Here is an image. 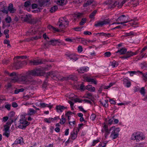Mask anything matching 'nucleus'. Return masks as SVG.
I'll return each mask as SVG.
<instances>
[{"instance_id": "obj_1", "label": "nucleus", "mask_w": 147, "mask_h": 147, "mask_svg": "<svg viewBox=\"0 0 147 147\" xmlns=\"http://www.w3.org/2000/svg\"><path fill=\"white\" fill-rule=\"evenodd\" d=\"M42 72L40 69L29 71L26 75L21 76L19 78V80L24 82L27 84H34L35 81L32 78L33 76H39Z\"/></svg>"}, {"instance_id": "obj_2", "label": "nucleus", "mask_w": 147, "mask_h": 147, "mask_svg": "<svg viewBox=\"0 0 147 147\" xmlns=\"http://www.w3.org/2000/svg\"><path fill=\"white\" fill-rule=\"evenodd\" d=\"M41 71L42 72V73L40 74V75H39V76H43L46 77L47 78H48L49 76H50L52 78H53L54 79H57L59 80H63V77H61L58 74V73L56 71H53L50 72H49L47 73H44L43 70L42 69H40Z\"/></svg>"}, {"instance_id": "obj_3", "label": "nucleus", "mask_w": 147, "mask_h": 147, "mask_svg": "<svg viewBox=\"0 0 147 147\" xmlns=\"http://www.w3.org/2000/svg\"><path fill=\"white\" fill-rule=\"evenodd\" d=\"M22 20L25 22L34 24L36 23V20L32 17V16L30 14L26 15L24 16L21 17Z\"/></svg>"}, {"instance_id": "obj_4", "label": "nucleus", "mask_w": 147, "mask_h": 147, "mask_svg": "<svg viewBox=\"0 0 147 147\" xmlns=\"http://www.w3.org/2000/svg\"><path fill=\"white\" fill-rule=\"evenodd\" d=\"M60 42V40L59 39H52L49 41H47L44 44L43 47L44 48H48L51 45L55 46Z\"/></svg>"}, {"instance_id": "obj_5", "label": "nucleus", "mask_w": 147, "mask_h": 147, "mask_svg": "<svg viewBox=\"0 0 147 147\" xmlns=\"http://www.w3.org/2000/svg\"><path fill=\"white\" fill-rule=\"evenodd\" d=\"M110 131H112L110 137L112 139H114L118 137L120 130L119 128H115V127H112L110 129Z\"/></svg>"}, {"instance_id": "obj_6", "label": "nucleus", "mask_w": 147, "mask_h": 147, "mask_svg": "<svg viewBox=\"0 0 147 147\" xmlns=\"http://www.w3.org/2000/svg\"><path fill=\"white\" fill-rule=\"evenodd\" d=\"M45 59H38L35 60L31 61L30 62V63L31 65H37L42 64H44L47 61Z\"/></svg>"}, {"instance_id": "obj_7", "label": "nucleus", "mask_w": 147, "mask_h": 147, "mask_svg": "<svg viewBox=\"0 0 147 147\" xmlns=\"http://www.w3.org/2000/svg\"><path fill=\"white\" fill-rule=\"evenodd\" d=\"M57 24L60 29H63L66 28L68 26L69 22L68 21L59 20Z\"/></svg>"}, {"instance_id": "obj_8", "label": "nucleus", "mask_w": 147, "mask_h": 147, "mask_svg": "<svg viewBox=\"0 0 147 147\" xmlns=\"http://www.w3.org/2000/svg\"><path fill=\"white\" fill-rule=\"evenodd\" d=\"M118 3L116 1L109 0L107 2L106 4L108 5L109 8H111L115 7Z\"/></svg>"}, {"instance_id": "obj_9", "label": "nucleus", "mask_w": 147, "mask_h": 147, "mask_svg": "<svg viewBox=\"0 0 147 147\" xmlns=\"http://www.w3.org/2000/svg\"><path fill=\"white\" fill-rule=\"evenodd\" d=\"M129 17L125 15H122L119 16L117 19V20L121 21L123 24L130 22L128 20Z\"/></svg>"}, {"instance_id": "obj_10", "label": "nucleus", "mask_w": 147, "mask_h": 147, "mask_svg": "<svg viewBox=\"0 0 147 147\" xmlns=\"http://www.w3.org/2000/svg\"><path fill=\"white\" fill-rule=\"evenodd\" d=\"M3 131L4 132L3 135L5 136L7 138H8L10 135L9 127L8 125H5Z\"/></svg>"}, {"instance_id": "obj_11", "label": "nucleus", "mask_w": 147, "mask_h": 147, "mask_svg": "<svg viewBox=\"0 0 147 147\" xmlns=\"http://www.w3.org/2000/svg\"><path fill=\"white\" fill-rule=\"evenodd\" d=\"M138 51H137L134 53H133L131 51H128L127 53L126 56L121 57V58L123 59H126L134 55H136L138 53Z\"/></svg>"}, {"instance_id": "obj_12", "label": "nucleus", "mask_w": 147, "mask_h": 147, "mask_svg": "<svg viewBox=\"0 0 147 147\" xmlns=\"http://www.w3.org/2000/svg\"><path fill=\"white\" fill-rule=\"evenodd\" d=\"M109 22L108 21L106 20L103 21H99L96 23L94 26L96 27L102 26L104 25L108 24Z\"/></svg>"}, {"instance_id": "obj_13", "label": "nucleus", "mask_w": 147, "mask_h": 147, "mask_svg": "<svg viewBox=\"0 0 147 147\" xmlns=\"http://www.w3.org/2000/svg\"><path fill=\"white\" fill-rule=\"evenodd\" d=\"M144 137L143 134L141 133H136V140L137 142H139L143 139Z\"/></svg>"}, {"instance_id": "obj_14", "label": "nucleus", "mask_w": 147, "mask_h": 147, "mask_svg": "<svg viewBox=\"0 0 147 147\" xmlns=\"http://www.w3.org/2000/svg\"><path fill=\"white\" fill-rule=\"evenodd\" d=\"M20 124V125H29V123L26 120L25 117L24 116H22L19 121Z\"/></svg>"}, {"instance_id": "obj_15", "label": "nucleus", "mask_w": 147, "mask_h": 147, "mask_svg": "<svg viewBox=\"0 0 147 147\" xmlns=\"http://www.w3.org/2000/svg\"><path fill=\"white\" fill-rule=\"evenodd\" d=\"M15 114V112L13 111H11L9 114L8 116L10 118V119L9 120L7 123L8 124H11L13 122V120L12 119V117L14 116Z\"/></svg>"}, {"instance_id": "obj_16", "label": "nucleus", "mask_w": 147, "mask_h": 147, "mask_svg": "<svg viewBox=\"0 0 147 147\" xmlns=\"http://www.w3.org/2000/svg\"><path fill=\"white\" fill-rule=\"evenodd\" d=\"M71 80L74 81H76L77 80V78L76 76H74L72 75H70L68 77H63V80Z\"/></svg>"}, {"instance_id": "obj_17", "label": "nucleus", "mask_w": 147, "mask_h": 147, "mask_svg": "<svg viewBox=\"0 0 147 147\" xmlns=\"http://www.w3.org/2000/svg\"><path fill=\"white\" fill-rule=\"evenodd\" d=\"M66 108V107L63 106H61L60 105H57L56 107L57 111L59 113L62 112L64 109Z\"/></svg>"}, {"instance_id": "obj_18", "label": "nucleus", "mask_w": 147, "mask_h": 147, "mask_svg": "<svg viewBox=\"0 0 147 147\" xmlns=\"http://www.w3.org/2000/svg\"><path fill=\"white\" fill-rule=\"evenodd\" d=\"M13 66L16 69L20 68L22 66L21 61L18 60H16L14 63Z\"/></svg>"}, {"instance_id": "obj_19", "label": "nucleus", "mask_w": 147, "mask_h": 147, "mask_svg": "<svg viewBox=\"0 0 147 147\" xmlns=\"http://www.w3.org/2000/svg\"><path fill=\"white\" fill-rule=\"evenodd\" d=\"M89 68L88 67H84L80 68L78 70L79 73H83L84 72L87 71L89 70Z\"/></svg>"}, {"instance_id": "obj_20", "label": "nucleus", "mask_w": 147, "mask_h": 147, "mask_svg": "<svg viewBox=\"0 0 147 147\" xmlns=\"http://www.w3.org/2000/svg\"><path fill=\"white\" fill-rule=\"evenodd\" d=\"M123 84L127 87H129L130 86L131 83L130 82L125 78H124L122 80Z\"/></svg>"}, {"instance_id": "obj_21", "label": "nucleus", "mask_w": 147, "mask_h": 147, "mask_svg": "<svg viewBox=\"0 0 147 147\" xmlns=\"http://www.w3.org/2000/svg\"><path fill=\"white\" fill-rule=\"evenodd\" d=\"M127 51V49L125 48H123L120 50H118L115 53H119L120 55H122L125 54Z\"/></svg>"}, {"instance_id": "obj_22", "label": "nucleus", "mask_w": 147, "mask_h": 147, "mask_svg": "<svg viewBox=\"0 0 147 147\" xmlns=\"http://www.w3.org/2000/svg\"><path fill=\"white\" fill-rule=\"evenodd\" d=\"M36 112V111L34 110L33 109L30 108L28 111L27 115L29 116L33 115Z\"/></svg>"}, {"instance_id": "obj_23", "label": "nucleus", "mask_w": 147, "mask_h": 147, "mask_svg": "<svg viewBox=\"0 0 147 147\" xmlns=\"http://www.w3.org/2000/svg\"><path fill=\"white\" fill-rule=\"evenodd\" d=\"M77 132L76 130H74L71 133L70 136L71 139L75 140L76 139L77 136Z\"/></svg>"}, {"instance_id": "obj_24", "label": "nucleus", "mask_w": 147, "mask_h": 147, "mask_svg": "<svg viewBox=\"0 0 147 147\" xmlns=\"http://www.w3.org/2000/svg\"><path fill=\"white\" fill-rule=\"evenodd\" d=\"M86 80L88 82H91L92 83L96 84L97 83V81L94 79L91 78L90 77H87L85 78Z\"/></svg>"}, {"instance_id": "obj_25", "label": "nucleus", "mask_w": 147, "mask_h": 147, "mask_svg": "<svg viewBox=\"0 0 147 147\" xmlns=\"http://www.w3.org/2000/svg\"><path fill=\"white\" fill-rule=\"evenodd\" d=\"M7 8L8 11H9L11 13H13L16 11V9L13 8V5L11 4L9 5Z\"/></svg>"}, {"instance_id": "obj_26", "label": "nucleus", "mask_w": 147, "mask_h": 147, "mask_svg": "<svg viewBox=\"0 0 147 147\" xmlns=\"http://www.w3.org/2000/svg\"><path fill=\"white\" fill-rule=\"evenodd\" d=\"M11 81L12 82H15L19 80L18 75L16 74L14 76L11 78Z\"/></svg>"}, {"instance_id": "obj_27", "label": "nucleus", "mask_w": 147, "mask_h": 147, "mask_svg": "<svg viewBox=\"0 0 147 147\" xmlns=\"http://www.w3.org/2000/svg\"><path fill=\"white\" fill-rule=\"evenodd\" d=\"M86 89L91 92H94L95 90V88L91 85L87 86H86Z\"/></svg>"}, {"instance_id": "obj_28", "label": "nucleus", "mask_w": 147, "mask_h": 147, "mask_svg": "<svg viewBox=\"0 0 147 147\" xmlns=\"http://www.w3.org/2000/svg\"><path fill=\"white\" fill-rule=\"evenodd\" d=\"M100 103L102 105L105 107H108V100H105L102 101H100Z\"/></svg>"}, {"instance_id": "obj_29", "label": "nucleus", "mask_w": 147, "mask_h": 147, "mask_svg": "<svg viewBox=\"0 0 147 147\" xmlns=\"http://www.w3.org/2000/svg\"><path fill=\"white\" fill-rule=\"evenodd\" d=\"M94 0H87V2L84 3L83 5L84 7H87L91 5L93 2Z\"/></svg>"}, {"instance_id": "obj_30", "label": "nucleus", "mask_w": 147, "mask_h": 147, "mask_svg": "<svg viewBox=\"0 0 147 147\" xmlns=\"http://www.w3.org/2000/svg\"><path fill=\"white\" fill-rule=\"evenodd\" d=\"M46 107H48L51 109L52 108V106L49 105L48 104H46L45 103H40V107L44 108Z\"/></svg>"}, {"instance_id": "obj_31", "label": "nucleus", "mask_w": 147, "mask_h": 147, "mask_svg": "<svg viewBox=\"0 0 147 147\" xmlns=\"http://www.w3.org/2000/svg\"><path fill=\"white\" fill-rule=\"evenodd\" d=\"M67 56L69 57L71 60H73L74 61H76L78 59L77 58L74 54H70L67 55Z\"/></svg>"}, {"instance_id": "obj_32", "label": "nucleus", "mask_w": 147, "mask_h": 147, "mask_svg": "<svg viewBox=\"0 0 147 147\" xmlns=\"http://www.w3.org/2000/svg\"><path fill=\"white\" fill-rule=\"evenodd\" d=\"M103 127L105 129V137H106L107 135L109 133L108 129L107 126L106 125H104L103 126Z\"/></svg>"}, {"instance_id": "obj_33", "label": "nucleus", "mask_w": 147, "mask_h": 147, "mask_svg": "<svg viewBox=\"0 0 147 147\" xmlns=\"http://www.w3.org/2000/svg\"><path fill=\"white\" fill-rule=\"evenodd\" d=\"M58 9L57 6H54L51 7L50 9V11L51 13H53L55 11Z\"/></svg>"}, {"instance_id": "obj_34", "label": "nucleus", "mask_w": 147, "mask_h": 147, "mask_svg": "<svg viewBox=\"0 0 147 147\" xmlns=\"http://www.w3.org/2000/svg\"><path fill=\"white\" fill-rule=\"evenodd\" d=\"M111 63V65L113 68L116 67L118 65V62L115 61H113Z\"/></svg>"}, {"instance_id": "obj_35", "label": "nucleus", "mask_w": 147, "mask_h": 147, "mask_svg": "<svg viewBox=\"0 0 147 147\" xmlns=\"http://www.w3.org/2000/svg\"><path fill=\"white\" fill-rule=\"evenodd\" d=\"M1 11L3 13H5L7 14L8 12L7 7V6H3V9L1 10Z\"/></svg>"}, {"instance_id": "obj_36", "label": "nucleus", "mask_w": 147, "mask_h": 147, "mask_svg": "<svg viewBox=\"0 0 147 147\" xmlns=\"http://www.w3.org/2000/svg\"><path fill=\"white\" fill-rule=\"evenodd\" d=\"M50 4L51 3L49 0H46L43 1L42 5L45 6H49Z\"/></svg>"}, {"instance_id": "obj_37", "label": "nucleus", "mask_w": 147, "mask_h": 147, "mask_svg": "<svg viewBox=\"0 0 147 147\" xmlns=\"http://www.w3.org/2000/svg\"><path fill=\"white\" fill-rule=\"evenodd\" d=\"M97 12L96 10H94L90 15L89 17L90 18H94V17Z\"/></svg>"}, {"instance_id": "obj_38", "label": "nucleus", "mask_w": 147, "mask_h": 147, "mask_svg": "<svg viewBox=\"0 0 147 147\" xmlns=\"http://www.w3.org/2000/svg\"><path fill=\"white\" fill-rule=\"evenodd\" d=\"M5 20L6 23H11V18L9 16H8L6 18Z\"/></svg>"}, {"instance_id": "obj_39", "label": "nucleus", "mask_w": 147, "mask_h": 147, "mask_svg": "<svg viewBox=\"0 0 147 147\" xmlns=\"http://www.w3.org/2000/svg\"><path fill=\"white\" fill-rule=\"evenodd\" d=\"M140 92L144 96L145 94V89L144 87H142L140 90Z\"/></svg>"}, {"instance_id": "obj_40", "label": "nucleus", "mask_w": 147, "mask_h": 147, "mask_svg": "<svg viewBox=\"0 0 147 147\" xmlns=\"http://www.w3.org/2000/svg\"><path fill=\"white\" fill-rule=\"evenodd\" d=\"M65 119L63 115L62 116V118L61 119L60 121V123L61 124H63L64 123H65Z\"/></svg>"}, {"instance_id": "obj_41", "label": "nucleus", "mask_w": 147, "mask_h": 147, "mask_svg": "<svg viewBox=\"0 0 147 147\" xmlns=\"http://www.w3.org/2000/svg\"><path fill=\"white\" fill-rule=\"evenodd\" d=\"M136 133H133L131 136V139L132 140H135L136 139Z\"/></svg>"}, {"instance_id": "obj_42", "label": "nucleus", "mask_w": 147, "mask_h": 147, "mask_svg": "<svg viewBox=\"0 0 147 147\" xmlns=\"http://www.w3.org/2000/svg\"><path fill=\"white\" fill-rule=\"evenodd\" d=\"M31 5L30 2L29 1H27L24 2V6L26 7H29Z\"/></svg>"}, {"instance_id": "obj_43", "label": "nucleus", "mask_w": 147, "mask_h": 147, "mask_svg": "<svg viewBox=\"0 0 147 147\" xmlns=\"http://www.w3.org/2000/svg\"><path fill=\"white\" fill-rule=\"evenodd\" d=\"M104 57H109L111 55V53L110 52H106L104 54Z\"/></svg>"}, {"instance_id": "obj_44", "label": "nucleus", "mask_w": 147, "mask_h": 147, "mask_svg": "<svg viewBox=\"0 0 147 147\" xmlns=\"http://www.w3.org/2000/svg\"><path fill=\"white\" fill-rule=\"evenodd\" d=\"M5 72L6 73L9 75V76H11V78L13 77L16 74L14 72H12L10 74H9V73L7 71H5Z\"/></svg>"}, {"instance_id": "obj_45", "label": "nucleus", "mask_w": 147, "mask_h": 147, "mask_svg": "<svg viewBox=\"0 0 147 147\" xmlns=\"http://www.w3.org/2000/svg\"><path fill=\"white\" fill-rule=\"evenodd\" d=\"M114 120V117L111 118L109 119L108 121V123L109 124L111 125L113 123V121Z\"/></svg>"}, {"instance_id": "obj_46", "label": "nucleus", "mask_w": 147, "mask_h": 147, "mask_svg": "<svg viewBox=\"0 0 147 147\" xmlns=\"http://www.w3.org/2000/svg\"><path fill=\"white\" fill-rule=\"evenodd\" d=\"M64 1V0H58L57 3L59 5H62L63 4Z\"/></svg>"}, {"instance_id": "obj_47", "label": "nucleus", "mask_w": 147, "mask_h": 147, "mask_svg": "<svg viewBox=\"0 0 147 147\" xmlns=\"http://www.w3.org/2000/svg\"><path fill=\"white\" fill-rule=\"evenodd\" d=\"M72 113L71 112L68 111L65 114V115L67 117L69 121L70 120L69 117H70V115Z\"/></svg>"}, {"instance_id": "obj_48", "label": "nucleus", "mask_w": 147, "mask_h": 147, "mask_svg": "<svg viewBox=\"0 0 147 147\" xmlns=\"http://www.w3.org/2000/svg\"><path fill=\"white\" fill-rule=\"evenodd\" d=\"M16 142L18 144H21L23 142V139L21 138L17 139L16 140Z\"/></svg>"}, {"instance_id": "obj_49", "label": "nucleus", "mask_w": 147, "mask_h": 147, "mask_svg": "<svg viewBox=\"0 0 147 147\" xmlns=\"http://www.w3.org/2000/svg\"><path fill=\"white\" fill-rule=\"evenodd\" d=\"M86 22V19L85 18H82L81 21L80 22V25H82L84 24V23Z\"/></svg>"}, {"instance_id": "obj_50", "label": "nucleus", "mask_w": 147, "mask_h": 147, "mask_svg": "<svg viewBox=\"0 0 147 147\" xmlns=\"http://www.w3.org/2000/svg\"><path fill=\"white\" fill-rule=\"evenodd\" d=\"M138 0H136L132 3V4L134 5V6H136L138 4Z\"/></svg>"}, {"instance_id": "obj_51", "label": "nucleus", "mask_w": 147, "mask_h": 147, "mask_svg": "<svg viewBox=\"0 0 147 147\" xmlns=\"http://www.w3.org/2000/svg\"><path fill=\"white\" fill-rule=\"evenodd\" d=\"M96 116L94 114H92L90 117V119H91L92 121L94 120L95 119V118H96Z\"/></svg>"}, {"instance_id": "obj_52", "label": "nucleus", "mask_w": 147, "mask_h": 147, "mask_svg": "<svg viewBox=\"0 0 147 147\" xmlns=\"http://www.w3.org/2000/svg\"><path fill=\"white\" fill-rule=\"evenodd\" d=\"M27 126V125H26L20 124V125L18 126V127L20 128L23 129L25 128Z\"/></svg>"}, {"instance_id": "obj_53", "label": "nucleus", "mask_w": 147, "mask_h": 147, "mask_svg": "<svg viewBox=\"0 0 147 147\" xmlns=\"http://www.w3.org/2000/svg\"><path fill=\"white\" fill-rule=\"evenodd\" d=\"M82 46H79L78 48V52L79 53H80L82 52Z\"/></svg>"}, {"instance_id": "obj_54", "label": "nucleus", "mask_w": 147, "mask_h": 147, "mask_svg": "<svg viewBox=\"0 0 147 147\" xmlns=\"http://www.w3.org/2000/svg\"><path fill=\"white\" fill-rule=\"evenodd\" d=\"M115 35L113 34H110V33H106V35H105V37H113Z\"/></svg>"}, {"instance_id": "obj_55", "label": "nucleus", "mask_w": 147, "mask_h": 147, "mask_svg": "<svg viewBox=\"0 0 147 147\" xmlns=\"http://www.w3.org/2000/svg\"><path fill=\"white\" fill-rule=\"evenodd\" d=\"M138 72H139L140 73L142 74L144 77L147 78V73H146L145 74H144L141 71H138Z\"/></svg>"}, {"instance_id": "obj_56", "label": "nucleus", "mask_w": 147, "mask_h": 147, "mask_svg": "<svg viewBox=\"0 0 147 147\" xmlns=\"http://www.w3.org/2000/svg\"><path fill=\"white\" fill-rule=\"evenodd\" d=\"M74 100L75 102H82V100L78 98H74Z\"/></svg>"}, {"instance_id": "obj_57", "label": "nucleus", "mask_w": 147, "mask_h": 147, "mask_svg": "<svg viewBox=\"0 0 147 147\" xmlns=\"http://www.w3.org/2000/svg\"><path fill=\"white\" fill-rule=\"evenodd\" d=\"M99 142V141L98 140H94L93 141L92 146H94L96 143H98Z\"/></svg>"}, {"instance_id": "obj_58", "label": "nucleus", "mask_w": 147, "mask_h": 147, "mask_svg": "<svg viewBox=\"0 0 147 147\" xmlns=\"http://www.w3.org/2000/svg\"><path fill=\"white\" fill-rule=\"evenodd\" d=\"M12 106L14 108L17 107H18V105L16 102H13L12 104Z\"/></svg>"}, {"instance_id": "obj_59", "label": "nucleus", "mask_w": 147, "mask_h": 147, "mask_svg": "<svg viewBox=\"0 0 147 147\" xmlns=\"http://www.w3.org/2000/svg\"><path fill=\"white\" fill-rule=\"evenodd\" d=\"M11 105L9 104H7L5 105V107L8 110H10V109Z\"/></svg>"}, {"instance_id": "obj_60", "label": "nucleus", "mask_w": 147, "mask_h": 147, "mask_svg": "<svg viewBox=\"0 0 147 147\" xmlns=\"http://www.w3.org/2000/svg\"><path fill=\"white\" fill-rule=\"evenodd\" d=\"M8 119V117L7 116L4 117L3 118V121L4 122H6Z\"/></svg>"}, {"instance_id": "obj_61", "label": "nucleus", "mask_w": 147, "mask_h": 147, "mask_svg": "<svg viewBox=\"0 0 147 147\" xmlns=\"http://www.w3.org/2000/svg\"><path fill=\"white\" fill-rule=\"evenodd\" d=\"M78 108L80 109V110L82 112H83L84 113L86 112V111L84 110L82 106H79L78 107Z\"/></svg>"}, {"instance_id": "obj_62", "label": "nucleus", "mask_w": 147, "mask_h": 147, "mask_svg": "<svg viewBox=\"0 0 147 147\" xmlns=\"http://www.w3.org/2000/svg\"><path fill=\"white\" fill-rule=\"evenodd\" d=\"M84 34L85 35H90L92 34V33L88 31H85L84 32Z\"/></svg>"}, {"instance_id": "obj_63", "label": "nucleus", "mask_w": 147, "mask_h": 147, "mask_svg": "<svg viewBox=\"0 0 147 147\" xmlns=\"http://www.w3.org/2000/svg\"><path fill=\"white\" fill-rule=\"evenodd\" d=\"M86 95L88 96H89L90 97V98H92V99H93V97L92 96V95L90 93H87Z\"/></svg>"}, {"instance_id": "obj_64", "label": "nucleus", "mask_w": 147, "mask_h": 147, "mask_svg": "<svg viewBox=\"0 0 147 147\" xmlns=\"http://www.w3.org/2000/svg\"><path fill=\"white\" fill-rule=\"evenodd\" d=\"M37 7V5L36 4H33L32 5V9H34L36 8Z\"/></svg>"}]
</instances>
